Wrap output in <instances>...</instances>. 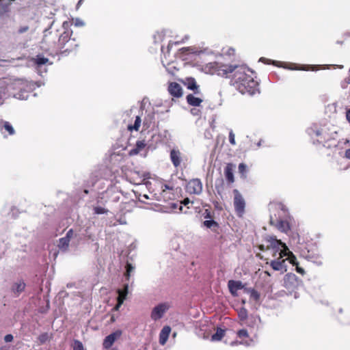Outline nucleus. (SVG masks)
<instances>
[{"mask_svg":"<svg viewBox=\"0 0 350 350\" xmlns=\"http://www.w3.org/2000/svg\"><path fill=\"white\" fill-rule=\"evenodd\" d=\"M228 286L230 293L233 296L237 295V291L243 288V285L241 281L229 280L228 282Z\"/></svg>","mask_w":350,"mask_h":350,"instance_id":"obj_14","label":"nucleus"},{"mask_svg":"<svg viewBox=\"0 0 350 350\" xmlns=\"http://www.w3.org/2000/svg\"><path fill=\"white\" fill-rule=\"evenodd\" d=\"M256 319H258V321H260V317H256L255 318V320H256Z\"/></svg>","mask_w":350,"mask_h":350,"instance_id":"obj_64","label":"nucleus"},{"mask_svg":"<svg viewBox=\"0 0 350 350\" xmlns=\"http://www.w3.org/2000/svg\"><path fill=\"white\" fill-rule=\"evenodd\" d=\"M126 268V277L127 278V279H129L130 277L131 273L134 270V267L131 264L127 263Z\"/></svg>","mask_w":350,"mask_h":350,"instance_id":"obj_40","label":"nucleus"},{"mask_svg":"<svg viewBox=\"0 0 350 350\" xmlns=\"http://www.w3.org/2000/svg\"><path fill=\"white\" fill-rule=\"evenodd\" d=\"M0 129H5L10 135H14L15 133L13 126L9 122L7 121H0Z\"/></svg>","mask_w":350,"mask_h":350,"instance_id":"obj_26","label":"nucleus"},{"mask_svg":"<svg viewBox=\"0 0 350 350\" xmlns=\"http://www.w3.org/2000/svg\"><path fill=\"white\" fill-rule=\"evenodd\" d=\"M62 26H63V27H64V29H66V28L68 27V22H66V21L64 22V23H63V25H62Z\"/></svg>","mask_w":350,"mask_h":350,"instance_id":"obj_52","label":"nucleus"},{"mask_svg":"<svg viewBox=\"0 0 350 350\" xmlns=\"http://www.w3.org/2000/svg\"><path fill=\"white\" fill-rule=\"evenodd\" d=\"M191 112L193 115H198V110L196 109H193L191 110Z\"/></svg>","mask_w":350,"mask_h":350,"instance_id":"obj_50","label":"nucleus"},{"mask_svg":"<svg viewBox=\"0 0 350 350\" xmlns=\"http://www.w3.org/2000/svg\"><path fill=\"white\" fill-rule=\"evenodd\" d=\"M108 212V210L101 206H96L94 208V213L97 215L105 214Z\"/></svg>","mask_w":350,"mask_h":350,"instance_id":"obj_36","label":"nucleus"},{"mask_svg":"<svg viewBox=\"0 0 350 350\" xmlns=\"http://www.w3.org/2000/svg\"><path fill=\"white\" fill-rule=\"evenodd\" d=\"M238 317L241 321H245L247 319L248 313L246 308L241 307L237 310Z\"/></svg>","mask_w":350,"mask_h":350,"instance_id":"obj_28","label":"nucleus"},{"mask_svg":"<svg viewBox=\"0 0 350 350\" xmlns=\"http://www.w3.org/2000/svg\"><path fill=\"white\" fill-rule=\"evenodd\" d=\"M234 167L232 164L228 163L224 170L226 178L230 183H233L234 180L233 174Z\"/></svg>","mask_w":350,"mask_h":350,"instance_id":"obj_19","label":"nucleus"},{"mask_svg":"<svg viewBox=\"0 0 350 350\" xmlns=\"http://www.w3.org/2000/svg\"><path fill=\"white\" fill-rule=\"evenodd\" d=\"M170 160L175 167H179L183 161L180 151L178 149H172L170 152Z\"/></svg>","mask_w":350,"mask_h":350,"instance_id":"obj_13","label":"nucleus"},{"mask_svg":"<svg viewBox=\"0 0 350 350\" xmlns=\"http://www.w3.org/2000/svg\"><path fill=\"white\" fill-rule=\"evenodd\" d=\"M83 1V0H79L78 3H77V6H79V5L81 4V2Z\"/></svg>","mask_w":350,"mask_h":350,"instance_id":"obj_56","label":"nucleus"},{"mask_svg":"<svg viewBox=\"0 0 350 350\" xmlns=\"http://www.w3.org/2000/svg\"><path fill=\"white\" fill-rule=\"evenodd\" d=\"M154 116H155L154 112L148 113L147 116L144 118V125L147 128H150L153 126L155 119Z\"/></svg>","mask_w":350,"mask_h":350,"instance_id":"obj_24","label":"nucleus"},{"mask_svg":"<svg viewBox=\"0 0 350 350\" xmlns=\"http://www.w3.org/2000/svg\"><path fill=\"white\" fill-rule=\"evenodd\" d=\"M249 292L251 299H254V301H258L259 299L260 294L257 291L254 289H250Z\"/></svg>","mask_w":350,"mask_h":350,"instance_id":"obj_34","label":"nucleus"},{"mask_svg":"<svg viewBox=\"0 0 350 350\" xmlns=\"http://www.w3.org/2000/svg\"><path fill=\"white\" fill-rule=\"evenodd\" d=\"M265 244L260 246V250H272L273 256L279 255L280 258H284L288 256V249L284 243L280 240H278L272 236H267L265 239Z\"/></svg>","mask_w":350,"mask_h":350,"instance_id":"obj_2","label":"nucleus"},{"mask_svg":"<svg viewBox=\"0 0 350 350\" xmlns=\"http://www.w3.org/2000/svg\"><path fill=\"white\" fill-rule=\"evenodd\" d=\"M229 142L232 145L236 144L235 135L232 130L229 133Z\"/></svg>","mask_w":350,"mask_h":350,"instance_id":"obj_43","label":"nucleus"},{"mask_svg":"<svg viewBox=\"0 0 350 350\" xmlns=\"http://www.w3.org/2000/svg\"><path fill=\"white\" fill-rule=\"evenodd\" d=\"M203 225L208 228L217 227V224L213 220H205L203 222Z\"/></svg>","mask_w":350,"mask_h":350,"instance_id":"obj_35","label":"nucleus"},{"mask_svg":"<svg viewBox=\"0 0 350 350\" xmlns=\"http://www.w3.org/2000/svg\"><path fill=\"white\" fill-rule=\"evenodd\" d=\"M349 143V140L348 139H345V142H344V144H347Z\"/></svg>","mask_w":350,"mask_h":350,"instance_id":"obj_63","label":"nucleus"},{"mask_svg":"<svg viewBox=\"0 0 350 350\" xmlns=\"http://www.w3.org/2000/svg\"><path fill=\"white\" fill-rule=\"evenodd\" d=\"M16 98H18L19 99H27V96H23L22 94H18V96H16Z\"/></svg>","mask_w":350,"mask_h":350,"instance_id":"obj_48","label":"nucleus"},{"mask_svg":"<svg viewBox=\"0 0 350 350\" xmlns=\"http://www.w3.org/2000/svg\"><path fill=\"white\" fill-rule=\"evenodd\" d=\"M275 258L274 260H271L270 262V266L273 268L275 271H281V273L286 272V259H283V258H280V256H274Z\"/></svg>","mask_w":350,"mask_h":350,"instance_id":"obj_8","label":"nucleus"},{"mask_svg":"<svg viewBox=\"0 0 350 350\" xmlns=\"http://www.w3.org/2000/svg\"><path fill=\"white\" fill-rule=\"evenodd\" d=\"M171 332V327L168 325L164 326L163 329L161 330L159 334V343L161 345H164L170 336Z\"/></svg>","mask_w":350,"mask_h":350,"instance_id":"obj_17","label":"nucleus"},{"mask_svg":"<svg viewBox=\"0 0 350 350\" xmlns=\"http://www.w3.org/2000/svg\"><path fill=\"white\" fill-rule=\"evenodd\" d=\"M28 29H29V27L27 26H25V27H21L18 29V33H23L27 31L28 30Z\"/></svg>","mask_w":350,"mask_h":350,"instance_id":"obj_45","label":"nucleus"},{"mask_svg":"<svg viewBox=\"0 0 350 350\" xmlns=\"http://www.w3.org/2000/svg\"><path fill=\"white\" fill-rule=\"evenodd\" d=\"M284 286L289 290H295L299 284L298 278L297 275L292 273L286 274L284 277Z\"/></svg>","mask_w":350,"mask_h":350,"instance_id":"obj_6","label":"nucleus"},{"mask_svg":"<svg viewBox=\"0 0 350 350\" xmlns=\"http://www.w3.org/2000/svg\"><path fill=\"white\" fill-rule=\"evenodd\" d=\"M187 86L189 90H193L194 94H198L200 93L199 86L193 78H190L187 80Z\"/></svg>","mask_w":350,"mask_h":350,"instance_id":"obj_25","label":"nucleus"},{"mask_svg":"<svg viewBox=\"0 0 350 350\" xmlns=\"http://www.w3.org/2000/svg\"><path fill=\"white\" fill-rule=\"evenodd\" d=\"M148 178V174L145 173L141 174L139 172L136 171L131 172L129 175L130 182L135 185L142 184Z\"/></svg>","mask_w":350,"mask_h":350,"instance_id":"obj_9","label":"nucleus"},{"mask_svg":"<svg viewBox=\"0 0 350 350\" xmlns=\"http://www.w3.org/2000/svg\"><path fill=\"white\" fill-rule=\"evenodd\" d=\"M170 306L167 302L161 303L154 306L151 312V319L156 321L163 317L164 314L169 310Z\"/></svg>","mask_w":350,"mask_h":350,"instance_id":"obj_4","label":"nucleus"},{"mask_svg":"<svg viewBox=\"0 0 350 350\" xmlns=\"http://www.w3.org/2000/svg\"><path fill=\"white\" fill-rule=\"evenodd\" d=\"M345 157L350 159V148L345 151Z\"/></svg>","mask_w":350,"mask_h":350,"instance_id":"obj_49","label":"nucleus"},{"mask_svg":"<svg viewBox=\"0 0 350 350\" xmlns=\"http://www.w3.org/2000/svg\"><path fill=\"white\" fill-rule=\"evenodd\" d=\"M73 23L75 27H83L85 25V23L79 18L73 19Z\"/></svg>","mask_w":350,"mask_h":350,"instance_id":"obj_41","label":"nucleus"},{"mask_svg":"<svg viewBox=\"0 0 350 350\" xmlns=\"http://www.w3.org/2000/svg\"><path fill=\"white\" fill-rule=\"evenodd\" d=\"M161 189L162 190V197L164 200H165V196H163L164 193L165 192V190L166 189H168V190H172L173 189V187H170L167 185H161Z\"/></svg>","mask_w":350,"mask_h":350,"instance_id":"obj_42","label":"nucleus"},{"mask_svg":"<svg viewBox=\"0 0 350 350\" xmlns=\"http://www.w3.org/2000/svg\"><path fill=\"white\" fill-rule=\"evenodd\" d=\"M181 204H183L185 205H187L189 203V200L188 198L185 199L182 202H180Z\"/></svg>","mask_w":350,"mask_h":350,"instance_id":"obj_51","label":"nucleus"},{"mask_svg":"<svg viewBox=\"0 0 350 350\" xmlns=\"http://www.w3.org/2000/svg\"><path fill=\"white\" fill-rule=\"evenodd\" d=\"M162 63H163V65L165 67H166V64H165V61H164L163 59H162Z\"/></svg>","mask_w":350,"mask_h":350,"instance_id":"obj_59","label":"nucleus"},{"mask_svg":"<svg viewBox=\"0 0 350 350\" xmlns=\"http://www.w3.org/2000/svg\"><path fill=\"white\" fill-rule=\"evenodd\" d=\"M234 206L237 215L241 217L245 212V202L240 192L237 189H234Z\"/></svg>","mask_w":350,"mask_h":350,"instance_id":"obj_5","label":"nucleus"},{"mask_svg":"<svg viewBox=\"0 0 350 350\" xmlns=\"http://www.w3.org/2000/svg\"><path fill=\"white\" fill-rule=\"evenodd\" d=\"M140 125H141V118L139 116H136L134 124L133 126L129 125L128 126V129L131 131L133 130L138 131L140 127Z\"/></svg>","mask_w":350,"mask_h":350,"instance_id":"obj_29","label":"nucleus"},{"mask_svg":"<svg viewBox=\"0 0 350 350\" xmlns=\"http://www.w3.org/2000/svg\"><path fill=\"white\" fill-rule=\"evenodd\" d=\"M171 46H172V44L169 43V44L167 46V50H170V48L171 47Z\"/></svg>","mask_w":350,"mask_h":350,"instance_id":"obj_58","label":"nucleus"},{"mask_svg":"<svg viewBox=\"0 0 350 350\" xmlns=\"http://www.w3.org/2000/svg\"><path fill=\"white\" fill-rule=\"evenodd\" d=\"M168 91L170 94L176 98H179L182 96V88L177 83H171L168 87Z\"/></svg>","mask_w":350,"mask_h":350,"instance_id":"obj_16","label":"nucleus"},{"mask_svg":"<svg viewBox=\"0 0 350 350\" xmlns=\"http://www.w3.org/2000/svg\"><path fill=\"white\" fill-rule=\"evenodd\" d=\"M237 335H238V336L240 338H248L249 337L248 332L245 329H242L239 330L238 332H237Z\"/></svg>","mask_w":350,"mask_h":350,"instance_id":"obj_38","label":"nucleus"},{"mask_svg":"<svg viewBox=\"0 0 350 350\" xmlns=\"http://www.w3.org/2000/svg\"><path fill=\"white\" fill-rule=\"evenodd\" d=\"M260 62H266L267 61H268L267 59L264 58V57H261L260 59Z\"/></svg>","mask_w":350,"mask_h":350,"instance_id":"obj_54","label":"nucleus"},{"mask_svg":"<svg viewBox=\"0 0 350 350\" xmlns=\"http://www.w3.org/2000/svg\"><path fill=\"white\" fill-rule=\"evenodd\" d=\"M230 51L234 52V49H229V54H231Z\"/></svg>","mask_w":350,"mask_h":350,"instance_id":"obj_61","label":"nucleus"},{"mask_svg":"<svg viewBox=\"0 0 350 350\" xmlns=\"http://www.w3.org/2000/svg\"><path fill=\"white\" fill-rule=\"evenodd\" d=\"M202 70L206 74L226 77L234 72L232 84L239 92L250 95L259 92L258 83L254 79L253 72L245 66L227 65L213 62L203 65Z\"/></svg>","mask_w":350,"mask_h":350,"instance_id":"obj_1","label":"nucleus"},{"mask_svg":"<svg viewBox=\"0 0 350 350\" xmlns=\"http://www.w3.org/2000/svg\"><path fill=\"white\" fill-rule=\"evenodd\" d=\"M121 335L122 332L120 330H117L106 336L103 343V347L105 349L110 348Z\"/></svg>","mask_w":350,"mask_h":350,"instance_id":"obj_10","label":"nucleus"},{"mask_svg":"<svg viewBox=\"0 0 350 350\" xmlns=\"http://www.w3.org/2000/svg\"><path fill=\"white\" fill-rule=\"evenodd\" d=\"M51 338V336H49V334L46 332H44V333H42L41 334L38 338V340L39 341V343L40 345H42V344H44L45 342H46L47 341H49Z\"/></svg>","mask_w":350,"mask_h":350,"instance_id":"obj_31","label":"nucleus"},{"mask_svg":"<svg viewBox=\"0 0 350 350\" xmlns=\"http://www.w3.org/2000/svg\"><path fill=\"white\" fill-rule=\"evenodd\" d=\"M143 197H144V198H146V199H148V198H148V196L147 195H144V196H143Z\"/></svg>","mask_w":350,"mask_h":350,"instance_id":"obj_60","label":"nucleus"},{"mask_svg":"<svg viewBox=\"0 0 350 350\" xmlns=\"http://www.w3.org/2000/svg\"><path fill=\"white\" fill-rule=\"evenodd\" d=\"M71 36V32L68 30L64 31L59 38V44L61 46V47H63L66 42H68L70 40V37Z\"/></svg>","mask_w":350,"mask_h":350,"instance_id":"obj_22","label":"nucleus"},{"mask_svg":"<svg viewBox=\"0 0 350 350\" xmlns=\"http://www.w3.org/2000/svg\"><path fill=\"white\" fill-rule=\"evenodd\" d=\"M225 330L217 328L216 332L211 336V340L219 341L224 336Z\"/></svg>","mask_w":350,"mask_h":350,"instance_id":"obj_27","label":"nucleus"},{"mask_svg":"<svg viewBox=\"0 0 350 350\" xmlns=\"http://www.w3.org/2000/svg\"><path fill=\"white\" fill-rule=\"evenodd\" d=\"M178 208L179 212L182 211L183 206L181 203L172 202L170 204V208L171 212H176V209Z\"/></svg>","mask_w":350,"mask_h":350,"instance_id":"obj_32","label":"nucleus"},{"mask_svg":"<svg viewBox=\"0 0 350 350\" xmlns=\"http://www.w3.org/2000/svg\"><path fill=\"white\" fill-rule=\"evenodd\" d=\"M186 189L189 193L200 195L202 191V183L199 178H193L187 183Z\"/></svg>","mask_w":350,"mask_h":350,"instance_id":"obj_7","label":"nucleus"},{"mask_svg":"<svg viewBox=\"0 0 350 350\" xmlns=\"http://www.w3.org/2000/svg\"><path fill=\"white\" fill-rule=\"evenodd\" d=\"M270 224L271 225H273V218L271 217V219H270Z\"/></svg>","mask_w":350,"mask_h":350,"instance_id":"obj_55","label":"nucleus"},{"mask_svg":"<svg viewBox=\"0 0 350 350\" xmlns=\"http://www.w3.org/2000/svg\"><path fill=\"white\" fill-rule=\"evenodd\" d=\"M73 350H83L82 343L78 340H75L73 345Z\"/></svg>","mask_w":350,"mask_h":350,"instance_id":"obj_39","label":"nucleus"},{"mask_svg":"<svg viewBox=\"0 0 350 350\" xmlns=\"http://www.w3.org/2000/svg\"><path fill=\"white\" fill-rule=\"evenodd\" d=\"M49 62V59L41 55H38L35 58V62L38 66L46 64Z\"/></svg>","mask_w":350,"mask_h":350,"instance_id":"obj_30","label":"nucleus"},{"mask_svg":"<svg viewBox=\"0 0 350 350\" xmlns=\"http://www.w3.org/2000/svg\"><path fill=\"white\" fill-rule=\"evenodd\" d=\"M276 228L280 231L287 233L290 230V224L287 221L280 220L276 224Z\"/></svg>","mask_w":350,"mask_h":350,"instance_id":"obj_23","label":"nucleus"},{"mask_svg":"<svg viewBox=\"0 0 350 350\" xmlns=\"http://www.w3.org/2000/svg\"><path fill=\"white\" fill-rule=\"evenodd\" d=\"M104 195L108 198V202H117L120 198V193L114 189H107Z\"/></svg>","mask_w":350,"mask_h":350,"instance_id":"obj_15","label":"nucleus"},{"mask_svg":"<svg viewBox=\"0 0 350 350\" xmlns=\"http://www.w3.org/2000/svg\"><path fill=\"white\" fill-rule=\"evenodd\" d=\"M25 288V283L23 280H18L12 286V293L18 296Z\"/></svg>","mask_w":350,"mask_h":350,"instance_id":"obj_18","label":"nucleus"},{"mask_svg":"<svg viewBox=\"0 0 350 350\" xmlns=\"http://www.w3.org/2000/svg\"><path fill=\"white\" fill-rule=\"evenodd\" d=\"M166 69L169 73L174 75V70L175 69L174 66H173L172 68H167L166 67Z\"/></svg>","mask_w":350,"mask_h":350,"instance_id":"obj_47","label":"nucleus"},{"mask_svg":"<svg viewBox=\"0 0 350 350\" xmlns=\"http://www.w3.org/2000/svg\"><path fill=\"white\" fill-rule=\"evenodd\" d=\"M128 288H129V285L125 284L124 286V289H122V290L118 289V303L113 308L114 310H118L119 308H120V306L122 305L124 301L126 298V296L128 294Z\"/></svg>","mask_w":350,"mask_h":350,"instance_id":"obj_12","label":"nucleus"},{"mask_svg":"<svg viewBox=\"0 0 350 350\" xmlns=\"http://www.w3.org/2000/svg\"><path fill=\"white\" fill-rule=\"evenodd\" d=\"M297 269L298 272L301 273H304V269H303L297 267Z\"/></svg>","mask_w":350,"mask_h":350,"instance_id":"obj_53","label":"nucleus"},{"mask_svg":"<svg viewBox=\"0 0 350 350\" xmlns=\"http://www.w3.org/2000/svg\"><path fill=\"white\" fill-rule=\"evenodd\" d=\"M5 93V82L0 80V105L2 104L1 99Z\"/></svg>","mask_w":350,"mask_h":350,"instance_id":"obj_37","label":"nucleus"},{"mask_svg":"<svg viewBox=\"0 0 350 350\" xmlns=\"http://www.w3.org/2000/svg\"><path fill=\"white\" fill-rule=\"evenodd\" d=\"M237 342H232L231 343V345H237Z\"/></svg>","mask_w":350,"mask_h":350,"instance_id":"obj_62","label":"nucleus"},{"mask_svg":"<svg viewBox=\"0 0 350 350\" xmlns=\"http://www.w3.org/2000/svg\"><path fill=\"white\" fill-rule=\"evenodd\" d=\"M146 146V144L145 141H137L135 148L130 150V155H136L140 153L145 148Z\"/></svg>","mask_w":350,"mask_h":350,"instance_id":"obj_20","label":"nucleus"},{"mask_svg":"<svg viewBox=\"0 0 350 350\" xmlns=\"http://www.w3.org/2000/svg\"><path fill=\"white\" fill-rule=\"evenodd\" d=\"M186 98L188 104L191 106L198 107L202 103V99L198 97H196L191 94H188Z\"/></svg>","mask_w":350,"mask_h":350,"instance_id":"obj_21","label":"nucleus"},{"mask_svg":"<svg viewBox=\"0 0 350 350\" xmlns=\"http://www.w3.org/2000/svg\"><path fill=\"white\" fill-rule=\"evenodd\" d=\"M308 133L311 135L312 137H317V141L319 144H323L324 146H325V144L332 139H334V135H336V132L329 133L325 131V129H323L321 130H314L310 129L308 131Z\"/></svg>","mask_w":350,"mask_h":350,"instance_id":"obj_3","label":"nucleus"},{"mask_svg":"<svg viewBox=\"0 0 350 350\" xmlns=\"http://www.w3.org/2000/svg\"><path fill=\"white\" fill-rule=\"evenodd\" d=\"M13 336L12 334H7L4 337V340L6 342H12L13 340Z\"/></svg>","mask_w":350,"mask_h":350,"instance_id":"obj_44","label":"nucleus"},{"mask_svg":"<svg viewBox=\"0 0 350 350\" xmlns=\"http://www.w3.org/2000/svg\"><path fill=\"white\" fill-rule=\"evenodd\" d=\"M346 118L349 123H350V109L346 112Z\"/></svg>","mask_w":350,"mask_h":350,"instance_id":"obj_46","label":"nucleus"},{"mask_svg":"<svg viewBox=\"0 0 350 350\" xmlns=\"http://www.w3.org/2000/svg\"><path fill=\"white\" fill-rule=\"evenodd\" d=\"M74 232L72 229H70L66 236L59 239L58 247L59 250L65 252L68 250L69 243L71 238L73 237Z\"/></svg>","mask_w":350,"mask_h":350,"instance_id":"obj_11","label":"nucleus"},{"mask_svg":"<svg viewBox=\"0 0 350 350\" xmlns=\"http://www.w3.org/2000/svg\"><path fill=\"white\" fill-rule=\"evenodd\" d=\"M239 172L241 174L242 177L245 178L247 173V165L243 163H240L239 165Z\"/></svg>","mask_w":350,"mask_h":350,"instance_id":"obj_33","label":"nucleus"},{"mask_svg":"<svg viewBox=\"0 0 350 350\" xmlns=\"http://www.w3.org/2000/svg\"><path fill=\"white\" fill-rule=\"evenodd\" d=\"M338 146V144H328V146H328V147H330V146Z\"/></svg>","mask_w":350,"mask_h":350,"instance_id":"obj_57","label":"nucleus"}]
</instances>
